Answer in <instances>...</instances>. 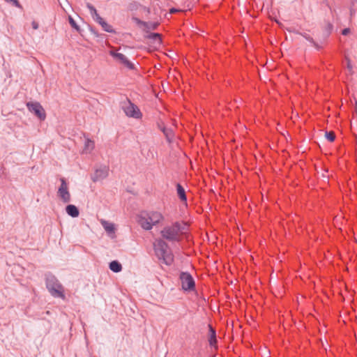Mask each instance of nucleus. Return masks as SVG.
<instances>
[{"instance_id":"1","label":"nucleus","mask_w":357,"mask_h":357,"mask_svg":"<svg viewBox=\"0 0 357 357\" xmlns=\"http://www.w3.org/2000/svg\"><path fill=\"white\" fill-rule=\"evenodd\" d=\"M156 257L160 263L170 266L174 261V255L168 244L162 239H158L153 243Z\"/></svg>"},{"instance_id":"2","label":"nucleus","mask_w":357,"mask_h":357,"mask_svg":"<svg viewBox=\"0 0 357 357\" xmlns=\"http://www.w3.org/2000/svg\"><path fill=\"white\" fill-rule=\"evenodd\" d=\"M45 280L46 288L53 297L61 298L63 300L66 298L63 287L54 275L52 273H47L45 275Z\"/></svg>"},{"instance_id":"3","label":"nucleus","mask_w":357,"mask_h":357,"mask_svg":"<svg viewBox=\"0 0 357 357\" xmlns=\"http://www.w3.org/2000/svg\"><path fill=\"white\" fill-rule=\"evenodd\" d=\"M182 288L185 291H192L195 288V282L192 276L188 272H181L180 274Z\"/></svg>"},{"instance_id":"4","label":"nucleus","mask_w":357,"mask_h":357,"mask_svg":"<svg viewBox=\"0 0 357 357\" xmlns=\"http://www.w3.org/2000/svg\"><path fill=\"white\" fill-rule=\"evenodd\" d=\"M128 105L122 106V109H123L126 116L129 117H132L135 119H139L142 117V114L140 112L139 109L137 105L132 103L129 99L127 98Z\"/></svg>"},{"instance_id":"5","label":"nucleus","mask_w":357,"mask_h":357,"mask_svg":"<svg viewBox=\"0 0 357 357\" xmlns=\"http://www.w3.org/2000/svg\"><path fill=\"white\" fill-rule=\"evenodd\" d=\"M28 109L33 113L40 120L43 121L46 118L45 109L38 102H29L26 103Z\"/></svg>"},{"instance_id":"6","label":"nucleus","mask_w":357,"mask_h":357,"mask_svg":"<svg viewBox=\"0 0 357 357\" xmlns=\"http://www.w3.org/2000/svg\"><path fill=\"white\" fill-rule=\"evenodd\" d=\"M109 174V167L106 165H100L96 167L93 174L91 175L93 182L96 183L107 178Z\"/></svg>"},{"instance_id":"7","label":"nucleus","mask_w":357,"mask_h":357,"mask_svg":"<svg viewBox=\"0 0 357 357\" xmlns=\"http://www.w3.org/2000/svg\"><path fill=\"white\" fill-rule=\"evenodd\" d=\"M61 185L58 190V196L63 200V202L68 203L70 201V195L68 190L66 181L64 178H61Z\"/></svg>"},{"instance_id":"8","label":"nucleus","mask_w":357,"mask_h":357,"mask_svg":"<svg viewBox=\"0 0 357 357\" xmlns=\"http://www.w3.org/2000/svg\"><path fill=\"white\" fill-rule=\"evenodd\" d=\"M161 235L163 238L169 241H178L179 238L178 237V234L176 233V230L174 229L173 226L165 227L161 231Z\"/></svg>"},{"instance_id":"9","label":"nucleus","mask_w":357,"mask_h":357,"mask_svg":"<svg viewBox=\"0 0 357 357\" xmlns=\"http://www.w3.org/2000/svg\"><path fill=\"white\" fill-rule=\"evenodd\" d=\"M110 55L128 69L134 70L135 68V65L123 54L111 51Z\"/></svg>"},{"instance_id":"10","label":"nucleus","mask_w":357,"mask_h":357,"mask_svg":"<svg viewBox=\"0 0 357 357\" xmlns=\"http://www.w3.org/2000/svg\"><path fill=\"white\" fill-rule=\"evenodd\" d=\"M137 222L139 225L145 230H150L152 229L153 225L150 222V220L149 218L146 213H142L138 216Z\"/></svg>"},{"instance_id":"11","label":"nucleus","mask_w":357,"mask_h":357,"mask_svg":"<svg viewBox=\"0 0 357 357\" xmlns=\"http://www.w3.org/2000/svg\"><path fill=\"white\" fill-rule=\"evenodd\" d=\"M159 129L163 132L168 142L171 143L174 139V133L172 128L165 127L163 124H158Z\"/></svg>"},{"instance_id":"12","label":"nucleus","mask_w":357,"mask_h":357,"mask_svg":"<svg viewBox=\"0 0 357 357\" xmlns=\"http://www.w3.org/2000/svg\"><path fill=\"white\" fill-rule=\"evenodd\" d=\"M94 20L102 26L105 31L112 33L116 32L112 26L106 22L100 16L94 17Z\"/></svg>"},{"instance_id":"13","label":"nucleus","mask_w":357,"mask_h":357,"mask_svg":"<svg viewBox=\"0 0 357 357\" xmlns=\"http://www.w3.org/2000/svg\"><path fill=\"white\" fill-rule=\"evenodd\" d=\"M150 220V222H151L153 225L159 223L161 220L163 219L162 215L157 211H151L146 213Z\"/></svg>"},{"instance_id":"14","label":"nucleus","mask_w":357,"mask_h":357,"mask_svg":"<svg viewBox=\"0 0 357 357\" xmlns=\"http://www.w3.org/2000/svg\"><path fill=\"white\" fill-rule=\"evenodd\" d=\"M176 192L178 198L182 202L187 203V196L184 188L179 183L176 185Z\"/></svg>"},{"instance_id":"15","label":"nucleus","mask_w":357,"mask_h":357,"mask_svg":"<svg viewBox=\"0 0 357 357\" xmlns=\"http://www.w3.org/2000/svg\"><path fill=\"white\" fill-rule=\"evenodd\" d=\"M66 211L67 214L72 218H77L79 215L78 208L73 204H68L66 207Z\"/></svg>"},{"instance_id":"16","label":"nucleus","mask_w":357,"mask_h":357,"mask_svg":"<svg viewBox=\"0 0 357 357\" xmlns=\"http://www.w3.org/2000/svg\"><path fill=\"white\" fill-rule=\"evenodd\" d=\"M208 332H209V338L208 342L211 347H214L217 344V337H216V331L212 327L211 325L208 324Z\"/></svg>"},{"instance_id":"17","label":"nucleus","mask_w":357,"mask_h":357,"mask_svg":"<svg viewBox=\"0 0 357 357\" xmlns=\"http://www.w3.org/2000/svg\"><path fill=\"white\" fill-rule=\"evenodd\" d=\"M145 38L151 40L153 43H157L159 46L162 44V35L158 33H150L145 36Z\"/></svg>"},{"instance_id":"18","label":"nucleus","mask_w":357,"mask_h":357,"mask_svg":"<svg viewBox=\"0 0 357 357\" xmlns=\"http://www.w3.org/2000/svg\"><path fill=\"white\" fill-rule=\"evenodd\" d=\"M109 267L114 273H119L122 270L121 264L116 260L112 261L109 264Z\"/></svg>"},{"instance_id":"19","label":"nucleus","mask_w":357,"mask_h":357,"mask_svg":"<svg viewBox=\"0 0 357 357\" xmlns=\"http://www.w3.org/2000/svg\"><path fill=\"white\" fill-rule=\"evenodd\" d=\"M102 227L108 234H114L115 232V227L113 223L108 222L106 220L101 222Z\"/></svg>"},{"instance_id":"20","label":"nucleus","mask_w":357,"mask_h":357,"mask_svg":"<svg viewBox=\"0 0 357 357\" xmlns=\"http://www.w3.org/2000/svg\"><path fill=\"white\" fill-rule=\"evenodd\" d=\"M142 5L136 1H132L130 2L127 7L128 10L132 12L142 10Z\"/></svg>"},{"instance_id":"21","label":"nucleus","mask_w":357,"mask_h":357,"mask_svg":"<svg viewBox=\"0 0 357 357\" xmlns=\"http://www.w3.org/2000/svg\"><path fill=\"white\" fill-rule=\"evenodd\" d=\"M333 29V25L331 22H327L323 30V37L327 38L331 33Z\"/></svg>"},{"instance_id":"22","label":"nucleus","mask_w":357,"mask_h":357,"mask_svg":"<svg viewBox=\"0 0 357 357\" xmlns=\"http://www.w3.org/2000/svg\"><path fill=\"white\" fill-rule=\"evenodd\" d=\"M287 30L289 31V32H293L296 34H299L301 36H302L304 38H305L307 41H309L311 44L312 43H314V39L307 33H301L298 31H296L295 29H287Z\"/></svg>"},{"instance_id":"23","label":"nucleus","mask_w":357,"mask_h":357,"mask_svg":"<svg viewBox=\"0 0 357 357\" xmlns=\"http://www.w3.org/2000/svg\"><path fill=\"white\" fill-rule=\"evenodd\" d=\"M146 25H144V31L149 33V30H155L159 26V22H146Z\"/></svg>"},{"instance_id":"24","label":"nucleus","mask_w":357,"mask_h":357,"mask_svg":"<svg viewBox=\"0 0 357 357\" xmlns=\"http://www.w3.org/2000/svg\"><path fill=\"white\" fill-rule=\"evenodd\" d=\"M174 229L176 230V233L178 234V233L180 231H183V230L185 229V227H186V225L185 223L183 222V223H180L178 222H175L173 225H172Z\"/></svg>"},{"instance_id":"25","label":"nucleus","mask_w":357,"mask_h":357,"mask_svg":"<svg viewBox=\"0 0 357 357\" xmlns=\"http://www.w3.org/2000/svg\"><path fill=\"white\" fill-rule=\"evenodd\" d=\"M68 22L73 29H75L79 33L82 34V29L71 16H68Z\"/></svg>"},{"instance_id":"26","label":"nucleus","mask_w":357,"mask_h":357,"mask_svg":"<svg viewBox=\"0 0 357 357\" xmlns=\"http://www.w3.org/2000/svg\"><path fill=\"white\" fill-rule=\"evenodd\" d=\"M325 137L331 142H333L335 141V135L334 133V132L333 131H330V132H328L326 131L325 132Z\"/></svg>"},{"instance_id":"27","label":"nucleus","mask_w":357,"mask_h":357,"mask_svg":"<svg viewBox=\"0 0 357 357\" xmlns=\"http://www.w3.org/2000/svg\"><path fill=\"white\" fill-rule=\"evenodd\" d=\"M84 146L85 149L92 150L94 146V142L92 140L87 139L85 142Z\"/></svg>"},{"instance_id":"28","label":"nucleus","mask_w":357,"mask_h":357,"mask_svg":"<svg viewBox=\"0 0 357 357\" xmlns=\"http://www.w3.org/2000/svg\"><path fill=\"white\" fill-rule=\"evenodd\" d=\"M4 1H6L7 3H12L13 6H14L18 8H20V9L23 8L22 6L18 0H4Z\"/></svg>"},{"instance_id":"29","label":"nucleus","mask_w":357,"mask_h":357,"mask_svg":"<svg viewBox=\"0 0 357 357\" xmlns=\"http://www.w3.org/2000/svg\"><path fill=\"white\" fill-rule=\"evenodd\" d=\"M132 20L135 22L138 26H144V25H146V22L141 20L137 17H132Z\"/></svg>"},{"instance_id":"30","label":"nucleus","mask_w":357,"mask_h":357,"mask_svg":"<svg viewBox=\"0 0 357 357\" xmlns=\"http://www.w3.org/2000/svg\"><path fill=\"white\" fill-rule=\"evenodd\" d=\"M345 60L347 61V69L349 70L350 74H353L354 73L353 66L351 65V62L350 59L348 56H345Z\"/></svg>"},{"instance_id":"31","label":"nucleus","mask_w":357,"mask_h":357,"mask_svg":"<svg viewBox=\"0 0 357 357\" xmlns=\"http://www.w3.org/2000/svg\"><path fill=\"white\" fill-rule=\"evenodd\" d=\"M90 13H91V15L93 20H94V17H100L96 8L93 9V10H91Z\"/></svg>"},{"instance_id":"32","label":"nucleus","mask_w":357,"mask_h":357,"mask_svg":"<svg viewBox=\"0 0 357 357\" xmlns=\"http://www.w3.org/2000/svg\"><path fill=\"white\" fill-rule=\"evenodd\" d=\"M90 13H91V15L93 20H94V17H100L96 8L93 9V10H91Z\"/></svg>"},{"instance_id":"33","label":"nucleus","mask_w":357,"mask_h":357,"mask_svg":"<svg viewBox=\"0 0 357 357\" xmlns=\"http://www.w3.org/2000/svg\"><path fill=\"white\" fill-rule=\"evenodd\" d=\"M89 26V29H90L91 32V33H92L95 36L98 37V36H99V35H98V33L97 31H96L94 28H93L92 26Z\"/></svg>"},{"instance_id":"34","label":"nucleus","mask_w":357,"mask_h":357,"mask_svg":"<svg viewBox=\"0 0 357 357\" xmlns=\"http://www.w3.org/2000/svg\"><path fill=\"white\" fill-rule=\"evenodd\" d=\"M142 10L146 13L147 15H149L151 13V10L149 8L146 7L142 5Z\"/></svg>"},{"instance_id":"35","label":"nucleus","mask_w":357,"mask_h":357,"mask_svg":"<svg viewBox=\"0 0 357 357\" xmlns=\"http://www.w3.org/2000/svg\"><path fill=\"white\" fill-rule=\"evenodd\" d=\"M349 32H350V29L349 28H345V29H342V34L344 36H347L349 33Z\"/></svg>"},{"instance_id":"36","label":"nucleus","mask_w":357,"mask_h":357,"mask_svg":"<svg viewBox=\"0 0 357 357\" xmlns=\"http://www.w3.org/2000/svg\"><path fill=\"white\" fill-rule=\"evenodd\" d=\"M31 26L33 29H38V24L36 21H33L31 22Z\"/></svg>"},{"instance_id":"37","label":"nucleus","mask_w":357,"mask_h":357,"mask_svg":"<svg viewBox=\"0 0 357 357\" xmlns=\"http://www.w3.org/2000/svg\"><path fill=\"white\" fill-rule=\"evenodd\" d=\"M86 8L91 11L93 10L95 7L90 3H86Z\"/></svg>"},{"instance_id":"38","label":"nucleus","mask_w":357,"mask_h":357,"mask_svg":"<svg viewBox=\"0 0 357 357\" xmlns=\"http://www.w3.org/2000/svg\"><path fill=\"white\" fill-rule=\"evenodd\" d=\"M180 11V10L177 9V8H172L169 9V13L171 14H174V13H176L177 12Z\"/></svg>"},{"instance_id":"39","label":"nucleus","mask_w":357,"mask_h":357,"mask_svg":"<svg viewBox=\"0 0 357 357\" xmlns=\"http://www.w3.org/2000/svg\"><path fill=\"white\" fill-rule=\"evenodd\" d=\"M312 45L318 50H319L321 48V47L317 43H316L314 40V43H312Z\"/></svg>"},{"instance_id":"40","label":"nucleus","mask_w":357,"mask_h":357,"mask_svg":"<svg viewBox=\"0 0 357 357\" xmlns=\"http://www.w3.org/2000/svg\"><path fill=\"white\" fill-rule=\"evenodd\" d=\"M350 12H351V15H352L354 14V10H351Z\"/></svg>"},{"instance_id":"41","label":"nucleus","mask_w":357,"mask_h":357,"mask_svg":"<svg viewBox=\"0 0 357 357\" xmlns=\"http://www.w3.org/2000/svg\"><path fill=\"white\" fill-rule=\"evenodd\" d=\"M357 1V0H356Z\"/></svg>"}]
</instances>
